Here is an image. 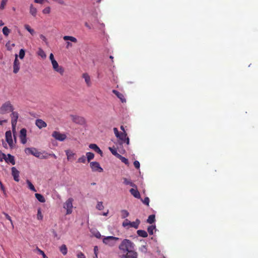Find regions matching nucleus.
<instances>
[{"instance_id":"nucleus-1","label":"nucleus","mask_w":258,"mask_h":258,"mask_svg":"<svg viewBox=\"0 0 258 258\" xmlns=\"http://www.w3.org/2000/svg\"><path fill=\"white\" fill-rule=\"evenodd\" d=\"M135 244L130 240L123 239L119 244L118 248L122 253L120 258H138V253L134 250Z\"/></svg>"},{"instance_id":"nucleus-2","label":"nucleus","mask_w":258,"mask_h":258,"mask_svg":"<svg viewBox=\"0 0 258 258\" xmlns=\"http://www.w3.org/2000/svg\"><path fill=\"white\" fill-rule=\"evenodd\" d=\"M14 108L10 101L4 103L0 108V113L4 114L14 110Z\"/></svg>"},{"instance_id":"nucleus-3","label":"nucleus","mask_w":258,"mask_h":258,"mask_svg":"<svg viewBox=\"0 0 258 258\" xmlns=\"http://www.w3.org/2000/svg\"><path fill=\"white\" fill-rule=\"evenodd\" d=\"M119 239V238L114 236H107L103 238V242L109 246H113L115 245L116 242Z\"/></svg>"},{"instance_id":"nucleus-4","label":"nucleus","mask_w":258,"mask_h":258,"mask_svg":"<svg viewBox=\"0 0 258 258\" xmlns=\"http://www.w3.org/2000/svg\"><path fill=\"white\" fill-rule=\"evenodd\" d=\"M11 117V123L12 126V131L14 133L15 132L17 120L19 117V113L16 111H12L10 115Z\"/></svg>"},{"instance_id":"nucleus-5","label":"nucleus","mask_w":258,"mask_h":258,"mask_svg":"<svg viewBox=\"0 0 258 258\" xmlns=\"http://www.w3.org/2000/svg\"><path fill=\"white\" fill-rule=\"evenodd\" d=\"M73 199L72 198H69L68 199L66 202L64 203L63 208L66 209L67 213L66 214L69 215L72 213V209H73Z\"/></svg>"},{"instance_id":"nucleus-6","label":"nucleus","mask_w":258,"mask_h":258,"mask_svg":"<svg viewBox=\"0 0 258 258\" xmlns=\"http://www.w3.org/2000/svg\"><path fill=\"white\" fill-rule=\"evenodd\" d=\"M52 137L55 140L59 141H63L67 138V136L64 134H61L59 132L54 131L52 134Z\"/></svg>"},{"instance_id":"nucleus-7","label":"nucleus","mask_w":258,"mask_h":258,"mask_svg":"<svg viewBox=\"0 0 258 258\" xmlns=\"http://www.w3.org/2000/svg\"><path fill=\"white\" fill-rule=\"evenodd\" d=\"M113 132L115 136L118 138L123 143L125 138L127 137V134L126 133H119L117 128H113Z\"/></svg>"},{"instance_id":"nucleus-8","label":"nucleus","mask_w":258,"mask_h":258,"mask_svg":"<svg viewBox=\"0 0 258 258\" xmlns=\"http://www.w3.org/2000/svg\"><path fill=\"white\" fill-rule=\"evenodd\" d=\"M52 68L53 70L59 73L60 75H62L64 73V69L63 68L59 66L57 62L55 60L51 62Z\"/></svg>"},{"instance_id":"nucleus-9","label":"nucleus","mask_w":258,"mask_h":258,"mask_svg":"<svg viewBox=\"0 0 258 258\" xmlns=\"http://www.w3.org/2000/svg\"><path fill=\"white\" fill-rule=\"evenodd\" d=\"M25 153L27 154H31L36 157H40V153L34 148H27L25 150Z\"/></svg>"},{"instance_id":"nucleus-10","label":"nucleus","mask_w":258,"mask_h":258,"mask_svg":"<svg viewBox=\"0 0 258 258\" xmlns=\"http://www.w3.org/2000/svg\"><path fill=\"white\" fill-rule=\"evenodd\" d=\"M90 165L93 171H98L99 172L103 171V169L97 162H91L90 163Z\"/></svg>"},{"instance_id":"nucleus-11","label":"nucleus","mask_w":258,"mask_h":258,"mask_svg":"<svg viewBox=\"0 0 258 258\" xmlns=\"http://www.w3.org/2000/svg\"><path fill=\"white\" fill-rule=\"evenodd\" d=\"M72 120L78 124H84L86 123L85 118L82 116L78 115H71Z\"/></svg>"},{"instance_id":"nucleus-12","label":"nucleus","mask_w":258,"mask_h":258,"mask_svg":"<svg viewBox=\"0 0 258 258\" xmlns=\"http://www.w3.org/2000/svg\"><path fill=\"white\" fill-rule=\"evenodd\" d=\"M26 136L27 130L24 128L21 129L20 133V139L23 144H25L27 142Z\"/></svg>"},{"instance_id":"nucleus-13","label":"nucleus","mask_w":258,"mask_h":258,"mask_svg":"<svg viewBox=\"0 0 258 258\" xmlns=\"http://www.w3.org/2000/svg\"><path fill=\"white\" fill-rule=\"evenodd\" d=\"M6 140L10 147H12L13 145L12 133L11 131H7L6 133Z\"/></svg>"},{"instance_id":"nucleus-14","label":"nucleus","mask_w":258,"mask_h":258,"mask_svg":"<svg viewBox=\"0 0 258 258\" xmlns=\"http://www.w3.org/2000/svg\"><path fill=\"white\" fill-rule=\"evenodd\" d=\"M20 62L18 59V55L17 54H16L15 55V60H14V65H13V72L15 73V74H17L19 71V69H20Z\"/></svg>"},{"instance_id":"nucleus-15","label":"nucleus","mask_w":258,"mask_h":258,"mask_svg":"<svg viewBox=\"0 0 258 258\" xmlns=\"http://www.w3.org/2000/svg\"><path fill=\"white\" fill-rule=\"evenodd\" d=\"M12 170V175L14 177V179L16 181H19V174L20 172L15 167H13L11 168Z\"/></svg>"},{"instance_id":"nucleus-16","label":"nucleus","mask_w":258,"mask_h":258,"mask_svg":"<svg viewBox=\"0 0 258 258\" xmlns=\"http://www.w3.org/2000/svg\"><path fill=\"white\" fill-rule=\"evenodd\" d=\"M65 152L68 161H73L76 159V154L75 153L73 152L72 151L70 150H67Z\"/></svg>"},{"instance_id":"nucleus-17","label":"nucleus","mask_w":258,"mask_h":258,"mask_svg":"<svg viewBox=\"0 0 258 258\" xmlns=\"http://www.w3.org/2000/svg\"><path fill=\"white\" fill-rule=\"evenodd\" d=\"M35 124L39 129H41L47 126L46 123L41 119H36L35 121Z\"/></svg>"},{"instance_id":"nucleus-18","label":"nucleus","mask_w":258,"mask_h":258,"mask_svg":"<svg viewBox=\"0 0 258 258\" xmlns=\"http://www.w3.org/2000/svg\"><path fill=\"white\" fill-rule=\"evenodd\" d=\"M112 93L115 94L121 101L122 103L126 102V99L124 96V95L117 90H113Z\"/></svg>"},{"instance_id":"nucleus-19","label":"nucleus","mask_w":258,"mask_h":258,"mask_svg":"<svg viewBox=\"0 0 258 258\" xmlns=\"http://www.w3.org/2000/svg\"><path fill=\"white\" fill-rule=\"evenodd\" d=\"M5 161L7 163H11L13 165L15 164L14 157L10 154H8L7 156L6 155Z\"/></svg>"},{"instance_id":"nucleus-20","label":"nucleus","mask_w":258,"mask_h":258,"mask_svg":"<svg viewBox=\"0 0 258 258\" xmlns=\"http://www.w3.org/2000/svg\"><path fill=\"white\" fill-rule=\"evenodd\" d=\"M130 192L131 194L135 197L138 199L140 198L141 196L139 191L137 189V187L136 188H132L130 190Z\"/></svg>"},{"instance_id":"nucleus-21","label":"nucleus","mask_w":258,"mask_h":258,"mask_svg":"<svg viewBox=\"0 0 258 258\" xmlns=\"http://www.w3.org/2000/svg\"><path fill=\"white\" fill-rule=\"evenodd\" d=\"M89 148L94 150L98 154H102V151L100 148L95 144H91L89 145Z\"/></svg>"},{"instance_id":"nucleus-22","label":"nucleus","mask_w":258,"mask_h":258,"mask_svg":"<svg viewBox=\"0 0 258 258\" xmlns=\"http://www.w3.org/2000/svg\"><path fill=\"white\" fill-rule=\"evenodd\" d=\"M82 77L84 79L87 86H90L91 85V82L89 75L87 73H84L83 74Z\"/></svg>"},{"instance_id":"nucleus-23","label":"nucleus","mask_w":258,"mask_h":258,"mask_svg":"<svg viewBox=\"0 0 258 258\" xmlns=\"http://www.w3.org/2000/svg\"><path fill=\"white\" fill-rule=\"evenodd\" d=\"M140 224V220L138 219H137L134 222H131L130 226L131 227H134L136 229H138Z\"/></svg>"},{"instance_id":"nucleus-24","label":"nucleus","mask_w":258,"mask_h":258,"mask_svg":"<svg viewBox=\"0 0 258 258\" xmlns=\"http://www.w3.org/2000/svg\"><path fill=\"white\" fill-rule=\"evenodd\" d=\"M137 233L139 236L144 238L147 237L148 236L147 232L143 230H138Z\"/></svg>"},{"instance_id":"nucleus-25","label":"nucleus","mask_w":258,"mask_h":258,"mask_svg":"<svg viewBox=\"0 0 258 258\" xmlns=\"http://www.w3.org/2000/svg\"><path fill=\"white\" fill-rule=\"evenodd\" d=\"M123 183L126 185H130L131 186L136 188L137 185L131 180L126 178H123Z\"/></svg>"},{"instance_id":"nucleus-26","label":"nucleus","mask_w":258,"mask_h":258,"mask_svg":"<svg viewBox=\"0 0 258 258\" xmlns=\"http://www.w3.org/2000/svg\"><path fill=\"white\" fill-rule=\"evenodd\" d=\"M59 250L64 255L67 254L68 248L65 244H62L60 246Z\"/></svg>"},{"instance_id":"nucleus-27","label":"nucleus","mask_w":258,"mask_h":258,"mask_svg":"<svg viewBox=\"0 0 258 258\" xmlns=\"http://www.w3.org/2000/svg\"><path fill=\"white\" fill-rule=\"evenodd\" d=\"M36 198L40 202L44 203L45 202V199L44 197L41 194L36 193L35 194Z\"/></svg>"},{"instance_id":"nucleus-28","label":"nucleus","mask_w":258,"mask_h":258,"mask_svg":"<svg viewBox=\"0 0 258 258\" xmlns=\"http://www.w3.org/2000/svg\"><path fill=\"white\" fill-rule=\"evenodd\" d=\"M63 39L64 40H70L71 41H72L73 42H74V43L77 42V39L75 37H74L73 36H64L63 37Z\"/></svg>"},{"instance_id":"nucleus-29","label":"nucleus","mask_w":258,"mask_h":258,"mask_svg":"<svg viewBox=\"0 0 258 258\" xmlns=\"http://www.w3.org/2000/svg\"><path fill=\"white\" fill-rule=\"evenodd\" d=\"M155 221V215H151L148 217L147 220V222L149 224H152Z\"/></svg>"},{"instance_id":"nucleus-30","label":"nucleus","mask_w":258,"mask_h":258,"mask_svg":"<svg viewBox=\"0 0 258 258\" xmlns=\"http://www.w3.org/2000/svg\"><path fill=\"white\" fill-rule=\"evenodd\" d=\"M30 13L32 16L34 17L36 16L37 14V9L36 8H34L32 5H31L30 7Z\"/></svg>"},{"instance_id":"nucleus-31","label":"nucleus","mask_w":258,"mask_h":258,"mask_svg":"<svg viewBox=\"0 0 258 258\" xmlns=\"http://www.w3.org/2000/svg\"><path fill=\"white\" fill-rule=\"evenodd\" d=\"M37 54L38 55L40 56L43 58H45L46 57L45 53L41 48H39L38 51L37 52Z\"/></svg>"},{"instance_id":"nucleus-32","label":"nucleus","mask_w":258,"mask_h":258,"mask_svg":"<svg viewBox=\"0 0 258 258\" xmlns=\"http://www.w3.org/2000/svg\"><path fill=\"white\" fill-rule=\"evenodd\" d=\"M117 158L119 159L121 161V162L124 163L125 164H126V165L129 164V162H128V159H126V158L122 156L121 155H119L117 157Z\"/></svg>"},{"instance_id":"nucleus-33","label":"nucleus","mask_w":258,"mask_h":258,"mask_svg":"<svg viewBox=\"0 0 258 258\" xmlns=\"http://www.w3.org/2000/svg\"><path fill=\"white\" fill-rule=\"evenodd\" d=\"M26 182L28 184V187L30 190H31L33 191H36V190L34 186L33 185V184L31 183L30 181H29V180H27Z\"/></svg>"},{"instance_id":"nucleus-34","label":"nucleus","mask_w":258,"mask_h":258,"mask_svg":"<svg viewBox=\"0 0 258 258\" xmlns=\"http://www.w3.org/2000/svg\"><path fill=\"white\" fill-rule=\"evenodd\" d=\"M3 33L5 36H8L10 33V30L5 26L3 28Z\"/></svg>"},{"instance_id":"nucleus-35","label":"nucleus","mask_w":258,"mask_h":258,"mask_svg":"<svg viewBox=\"0 0 258 258\" xmlns=\"http://www.w3.org/2000/svg\"><path fill=\"white\" fill-rule=\"evenodd\" d=\"M129 215V213L126 210H122L121 211V216L122 218H125L128 217Z\"/></svg>"},{"instance_id":"nucleus-36","label":"nucleus","mask_w":258,"mask_h":258,"mask_svg":"<svg viewBox=\"0 0 258 258\" xmlns=\"http://www.w3.org/2000/svg\"><path fill=\"white\" fill-rule=\"evenodd\" d=\"M43 216L41 213L40 208H39L37 210V218L38 220H42L43 219Z\"/></svg>"},{"instance_id":"nucleus-37","label":"nucleus","mask_w":258,"mask_h":258,"mask_svg":"<svg viewBox=\"0 0 258 258\" xmlns=\"http://www.w3.org/2000/svg\"><path fill=\"white\" fill-rule=\"evenodd\" d=\"M156 229L155 226L151 225L148 227V232L150 235H153L154 233V230Z\"/></svg>"},{"instance_id":"nucleus-38","label":"nucleus","mask_w":258,"mask_h":258,"mask_svg":"<svg viewBox=\"0 0 258 258\" xmlns=\"http://www.w3.org/2000/svg\"><path fill=\"white\" fill-rule=\"evenodd\" d=\"M86 156L87 158V160L88 162H90V160L93 159L94 157V154L91 152H88L86 153Z\"/></svg>"},{"instance_id":"nucleus-39","label":"nucleus","mask_w":258,"mask_h":258,"mask_svg":"<svg viewBox=\"0 0 258 258\" xmlns=\"http://www.w3.org/2000/svg\"><path fill=\"white\" fill-rule=\"evenodd\" d=\"M24 27H25V28L28 32H29L31 35H34V34L35 33V31H34V30L33 29H32L30 27V26L29 25L26 24V25H25Z\"/></svg>"},{"instance_id":"nucleus-40","label":"nucleus","mask_w":258,"mask_h":258,"mask_svg":"<svg viewBox=\"0 0 258 258\" xmlns=\"http://www.w3.org/2000/svg\"><path fill=\"white\" fill-rule=\"evenodd\" d=\"M8 0H2L1 5H0V9L4 10L5 8V7L7 5Z\"/></svg>"},{"instance_id":"nucleus-41","label":"nucleus","mask_w":258,"mask_h":258,"mask_svg":"<svg viewBox=\"0 0 258 258\" xmlns=\"http://www.w3.org/2000/svg\"><path fill=\"white\" fill-rule=\"evenodd\" d=\"M109 150L111 152V153L113 155L115 156L117 158L120 155L118 153H117V151H116V150L115 149H113L111 147H109Z\"/></svg>"},{"instance_id":"nucleus-42","label":"nucleus","mask_w":258,"mask_h":258,"mask_svg":"<svg viewBox=\"0 0 258 258\" xmlns=\"http://www.w3.org/2000/svg\"><path fill=\"white\" fill-rule=\"evenodd\" d=\"M96 208L97 209H98L99 210H103L104 208V206L103 205L102 202H98L97 206H96Z\"/></svg>"},{"instance_id":"nucleus-43","label":"nucleus","mask_w":258,"mask_h":258,"mask_svg":"<svg viewBox=\"0 0 258 258\" xmlns=\"http://www.w3.org/2000/svg\"><path fill=\"white\" fill-rule=\"evenodd\" d=\"M86 159L85 156L83 155L82 157L78 159V162L85 163L86 162Z\"/></svg>"},{"instance_id":"nucleus-44","label":"nucleus","mask_w":258,"mask_h":258,"mask_svg":"<svg viewBox=\"0 0 258 258\" xmlns=\"http://www.w3.org/2000/svg\"><path fill=\"white\" fill-rule=\"evenodd\" d=\"M42 12L44 14H49L50 12V8L49 7H47L43 10Z\"/></svg>"},{"instance_id":"nucleus-45","label":"nucleus","mask_w":258,"mask_h":258,"mask_svg":"<svg viewBox=\"0 0 258 258\" xmlns=\"http://www.w3.org/2000/svg\"><path fill=\"white\" fill-rule=\"evenodd\" d=\"M25 56V50L23 49H20L19 52V57L21 59H23Z\"/></svg>"},{"instance_id":"nucleus-46","label":"nucleus","mask_w":258,"mask_h":258,"mask_svg":"<svg viewBox=\"0 0 258 258\" xmlns=\"http://www.w3.org/2000/svg\"><path fill=\"white\" fill-rule=\"evenodd\" d=\"M3 214H4V215L5 216L6 218L10 221L12 225L13 226V227H14V225H13V221L11 218V217L8 214H7L6 213H5L4 212Z\"/></svg>"},{"instance_id":"nucleus-47","label":"nucleus","mask_w":258,"mask_h":258,"mask_svg":"<svg viewBox=\"0 0 258 258\" xmlns=\"http://www.w3.org/2000/svg\"><path fill=\"white\" fill-rule=\"evenodd\" d=\"M131 221H130L128 219H125L122 223V226L123 227H126L128 225L130 226Z\"/></svg>"},{"instance_id":"nucleus-48","label":"nucleus","mask_w":258,"mask_h":258,"mask_svg":"<svg viewBox=\"0 0 258 258\" xmlns=\"http://www.w3.org/2000/svg\"><path fill=\"white\" fill-rule=\"evenodd\" d=\"M77 256V258H86V256L84 255V254L81 251H79L78 252Z\"/></svg>"},{"instance_id":"nucleus-49","label":"nucleus","mask_w":258,"mask_h":258,"mask_svg":"<svg viewBox=\"0 0 258 258\" xmlns=\"http://www.w3.org/2000/svg\"><path fill=\"white\" fill-rule=\"evenodd\" d=\"M149 202H150V200H149V198L148 197L145 198L144 199V201H143V203L147 206H149Z\"/></svg>"},{"instance_id":"nucleus-50","label":"nucleus","mask_w":258,"mask_h":258,"mask_svg":"<svg viewBox=\"0 0 258 258\" xmlns=\"http://www.w3.org/2000/svg\"><path fill=\"white\" fill-rule=\"evenodd\" d=\"M0 188L3 191L5 195H6L5 187L4 186L2 181L0 180Z\"/></svg>"},{"instance_id":"nucleus-51","label":"nucleus","mask_w":258,"mask_h":258,"mask_svg":"<svg viewBox=\"0 0 258 258\" xmlns=\"http://www.w3.org/2000/svg\"><path fill=\"white\" fill-rule=\"evenodd\" d=\"M134 166L137 168L139 169L140 168V164L138 161H135L134 162Z\"/></svg>"},{"instance_id":"nucleus-52","label":"nucleus","mask_w":258,"mask_h":258,"mask_svg":"<svg viewBox=\"0 0 258 258\" xmlns=\"http://www.w3.org/2000/svg\"><path fill=\"white\" fill-rule=\"evenodd\" d=\"M6 155L4 153H0V161H3L6 158Z\"/></svg>"},{"instance_id":"nucleus-53","label":"nucleus","mask_w":258,"mask_h":258,"mask_svg":"<svg viewBox=\"0 0 258 258\" xmlns=\"http://www.w3.org/2000/svg\"><path fill=\"white\" fill-rule=\"evenodd\" d=\"M93 234L97 238H100L101 237V235L99 231L95 232Z\"/></svg>"},{"instance_id":"nucleus-54","label":"nucleus","mask_w":258,"mask_h":258,"mask_svg":"<svg viewBox=\"0 0 258 258\" xmlns=\"http://www.w3.org/2000/svg\"><path fill=\"white\" fill-rule=\"evenodd\" d=\"M36 250L38 252V253L40 254H41L42 255H43L44 254H45L44 251L43 250H41L38 247H36Z\"/></svg>"},{"instance_id":"nucleus-55","label":"nucleus","mask_w":258,"mask_h":258,"mask_svg":"<svg viewBox=\"0 0 258 258\" xmlns=\"http://www.w3.org/2000/svg\"><path fill=\"white\" fill-rule=\"evenodd\" d=\"M47 1V0H34V2L38 4H42L44 2Z\"/></svg>"},{"instance_id":"nucleus-56","label":"nucleus","mask_w":258,"mask_h":258,"mask_svg":"<svg viewBox=\"0 0 258 258\" xmlns=\"http://www.w3.org/2000/svg\"><path fill=\"white\" fill-rule=\"evenodd\" d=\"M126 143L127 145H129L130 144V140L129 138L127 137L124 141L123 142V143Z\"/></svg>"},{"instance_id":"nucleus-57","label":"nucleus","mask_w":258,"mask_h":258,"mask_svg":"<svg viewBox=\"0 0 258 258\" xmlns=\"http://www.w3.org/2000/svg\"><path fill=\"white\" fill-rule=\"evenodd\" d=\"M49 59H50L51 62H52L53 60H55V59L54 58L53 54L52 53H50V54L49 55Z\"/></svg>"},{"instance_id":"nucleus-58","label":"nucleus","mask_w":258,"mask_h":258,"mask_svg":"<svg viewBox=\"0 0 258 258\" xmlns=\"http://www.w3.org/2000/svg\"><path fill=\"white\" fill-rule=\"evenodd\" d=\"M49 157V154H46L45 155H43L42 156H41L40 158L41 159H47Z\"/></svg>"},{"instance_id":"nucleus-59","label":"nucleus","mask_w":258,"mask_h":258,"mask_svg":"<svg viewBox=\"0 0 258 258\" xmlns=\"http://www.w3.org/2000/svg\"><path fill=\"white\" fill-rule=\"evenodd\" d=\"M40 38L43 40L44 41H46V37L42 34H41L40 35Z\"/></svg>"},{"instance_id":"nucleus-60","label":"nucleus","mask_w":258,"mask_h":258,"mask_svg":"<svg viewBox=\"0 0 258 258\" xmlns=\"http://www.w3.org/2000/svg\"><path fill=\"white\" fill-rule=\"evenodd\" d=\"M72 44L70 42H67V46H66V47L67 48H69L70 47H72Z\"/></svg>"},{"instance_id":"nucleus-61","label":"nucleus","mask_w":258,"mask_h":258,"mask_svg":"<svg viewBox=\"0 0 258 258\" xmlns=\"http://www.w3.org/2000/svg\"><path fill=\"white\" fill-rule=\"evenodd\" d=\"M49 156L52 157H53L54 159H56V158H57L56 156L54 154H53V153L49 154Z\"/></svg>"},{"instance_id":"nucleus-62","label":"nucleus","mask_w":258,"mask_h":258,"mask_svg":"<svg viewBox=\"0 0 258 258\" xmlns=\"http://www.w3.org/2000/svg\"><path fill=\"white\" fill-rule=\"evenodd\" d=\"M85 26L86 27H87L88 28H89V29H90L91 28V26H90V25L87 22H85Z\"/></svg>"},{"instance_id":"nucleus-63","label":"nucleus","mask_w":258,"mask_h":258,"mask_svg":"<svg viewBox=\"0 0 258 258\" xmlns=\"http://www.w3.org/2000/svg\"><path fill=\"white\" fill-rule=\"evenodd\" d=\"M94 253L95 254L97 253L98 247L97 246H94Z\"/></svg>"},{"instance_id":"nucleus-64","label":"nucleus","mask_w":258,"mask_h":258,"mask_svg":"<svg viewBox=\"0 0 258 258\" xmlns=\"http://www.w3.org/2000/svg\"><path fill=\"white\" fill-rule=\"evenodd\" d=\"M7 120H0V125H2L3 123L7 122Z\"/></svg>"}]
</instances>
